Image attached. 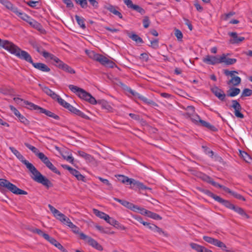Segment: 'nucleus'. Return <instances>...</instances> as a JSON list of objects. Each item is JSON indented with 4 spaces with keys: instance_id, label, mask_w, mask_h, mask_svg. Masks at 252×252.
I'll list each match as a JSON object with an SVG mask.
<instances>
[{
    "instance_id": "nucleus-4",
    "label": "nucleus",
    "mask_w": 252,
    "mask_h": 252,
    "mask_svg": "<svg viewBox=\"0 0 252 252\" xmlns=\"http://www.w3.org/2000/svg\"><path fill=\"white\" fill-rule=\"evenodd\" d=\"M85 52L90 58L99 62L106 67L113 68L115 65V63L113 62L102 55L96 53L94 51L86 50Z\"/></svg>"
},
{
    "instance_id": "nucleus-27",
    "label": "nucleus",
    "mask_w": 252,
    "mask_h": 252,
    "mask_svg": "<svg viewBox=\"0 0 252 252\" xmlns=\"http://www.w3.org/2000/svg\"><path fill=\"white\" fill-rule=\"evenodd\" d=\"M199 178H201L203 181L208 183L211 184L213 186L215 187L218 185V183L214 182L213 180L208 176L207 174H200Z\"/></svg>"
},
{
    "instance_id": "nucleus-36",
    "label": "nucleus",
    "mask_w": 252,
    "mask_h": 252,
    "mask_svg": "<svg viewBox=\"0 0 252 252\" xmlns=\"http://www.w3.org/2000/svg\"><path fill=\"white\" fill-rule=\"evenodd\" d=\"M117 179L124 184H129L131 178H128L127 177L125 176L122 174H117L116 175Z\"/></svg>"
},
{
    "instance_id": "nucleus-51",
    "label": "nucleus",
    "mask_w": 252,
    "mask_h": 252,
    "mask_svg": "<svg viewBox=\"0 0 252 252\" xmlns=\"http://www.w3.org/2000/svg\"><path fill=\"white\" fill-rule=\"evenodd\" d=\"M61 166L64 169H66L69 171V172L70 173H79V172L77 171L76 170L72 168L70 166L65 165V164H62L61 165Z\"/></svg>"
},
{
    "instance_id": "nucleus-40",
    "label": "nucleus",
    "mask_w": 252,
    "mask_h": 252,
    "mask_svg": "<svg viewBox=\"0 0 252 252\" xmlns=\"http://www.w3.org/2000/svg\"><path fill=\"white\" fill-rule=\"evenodd\" d=\"M25 145L30 150H31L33 153L35 154L36 156H37L38 157H39V154H42V153H41L39 152L38 149L36 148V147L30 145L29 143H25Z\"/></svg>"
},
{
    "instance_id": "nucleus-52",
    "label": "nucleus",
    "mask_w": 252,
    "mask_h": 252,
    "mask_svg": "<svg viewBox=\"0 0 252 252\" xmlns=\"http://www.w3.org/2000/svg\"><path fill=\"white\" fill-rule=\"evenodd\" d=\"M186 109L188 111L187 115H188L189 117H191V115H192L194 113V107L192 106H188Z\"/></svg>"
},
{
    "instance_id": "nucleus-37",
    "label": "nucleus",
    "mask_w": 252,
    "mask_h": 252,
    "mask_svg": "<svg viewBox=\"0 0 252 252\" xmlns=\"http://www.w3.org/2000/svg\"><path fill=\"white\" fill-rule=\"evenodd\" d=\"M75 18L77 24L80 26V27L83 29H85L86 28V26L84 23L85 19L83 17H80L77 15L75 16Z\"/></svg>"
},
{
    "instance_id": "nucleus-17",
    "label": "nucleus",
    "mask_w": 252,
    "mask_h": 252,
    "mask_svg": "<svg viewBox=\"0 0 252 252\" xmlns=\"http://www.w3.org/2000/svg\"><path fill=\"white\" fill-rule=\"evenodd\" d=\"M80 239L85 241L86 243H87L90 246L94 247L95 243L97 242L94 239H93L91 237H89L83 233H80Z\"/></svg>"
},
{
    "instance_id": "nucleus-55",
    "label": "nucleus",
    "mask_w": 252,
    "mask_h": 252,
    "mask_svg": "<svg viewBox=\"0 0 252 252\" xmlns=\"http://www.w3.org/2000/svg\"><path fill=\"white\" fill-rule=\"evenodd\" d=\"M154 227V230H153L154 232H157L160 234H163L164 236H167V234L160 228L158 227L155 225Z\"/></svg>"
},
{
    "instance_id": "nucleus-6",
    "label": "nucleus",
    "mask_w": 252,
    "mask_h": 252,
    "mask_svg": "<svg viewBox=\"0 0 252 252\" xmlns=\"http://www.w3.org/2000/svg\"><path fill=\"white\" fill-rule=\"evenodd\" d=\"M203 238L206 242L215 246L220 248L223 251L230 252V250L227 249L226 246L223 242L217 239L208 236H203Z\"/></svg>"
},
{
    "instance_id": "nucleus-46",
    "label": "nucleus",
    "mask_w": 252,
    "mask_h": 252,
    "mask_svg": "<svg viewBox=\"0 0 252 252\" xmlns=\"http://www.w3.org/2000/svg\"><path fill=\"white\" fill-rule=\"evenodd\" d=\"M147 216L156 220H161L162 219V218L159 215L150 211L148 212Z\"/></svg>"
},
{
    "instance_id": "nucleus-11",
    "label": "nucleus",
    "mask_w": 252,
    "mask_h": 252,
    "mask_svg": "<svg viewBox=\"0 0 252 252\" xmlns=\"http://www.w3.org/2000/svg\"><path fill=\"white\" fill-rule=\"evenodd\" d=\"M17 45L11 42L6 40H1L0 38V48L2 47L11 54H13V52L16 49Z\"/></svg>"
},
{
    "instance_id": "nucleus-14",
    "label": "nucleus",
    "mask_w": 252,
    "mask_h": 252,
    "mask_svg": "<svg viewBox=\"0 0 252 252\" xmlns=\"http://www.w3.org/2000/svg\"><path fill=\"white\" fill-rule=\"evenodd\" d=\"M212 92L214 95L217 97L221 101H224L226 96V94H224L223 90L219 88L217 86L212 87L211 89Z\"/></svg>"
},
{
    "instance_id": "nucleus-7",
    "label": "nucleus",
    "mask_w": 252,
    "mask_h": 252,
    "mask_svg": "<svg viewBox=\"0 0 252 252\" xmlns=\"http://www.w3.org/2000/svg\"><path fill=\"white\" fill-rule=\"evenodd\" d=\"M38 155L39 157L38 158L53 172H54V173H60V171H59L56 168V167L50 162L48 157H46L43 153L42 154H39Z\"/></svg>"
},
{
    "instance_id": "nucleus-47",
    "label": "nucleus",
    "mask_w": 252,
    "mask_h": 252,
    "mask_svg": "<svg viewBox=\"0 0 252 252\" xmlns=\"http://www.w3.org/2000/svg\"><path fill=\"white\" fill-rule=\"evenodd\" d=\"M19 15L18 16V17L21 18L24 21H26L28 23H29V22L31 21V20L32 19L31 17L28 16L27 14L23 12H21V13H19Z\"/></svg>"
},
{
    "instance_id": "nucleus-26",
    "label": "nucleus",
    "mask_w": 252,
    "mask_h": 252,
    "mask_svg": "<svg viewBox=\"0 0 252 252\" xmlns=\"http://www.w3.org/2000/svg\"><path fill=\"white\" fill-rule=\"evenodd\" d=\"M39 112L40 113H43L46 116L53 118L56 120H58L60 119V117L58 115L42 107H41Z\"/></svg>"
},
{
    "instance_id": "nucleus-12",
    "label": "nucleus",
    "mask_w": 252,
    "mask_h": 252,
    "mask_svg": "<svg viewBox=\"0 0 252 252\" xmlns=\"http://www.w3.org/2000/svg\"><path fill=\"white\" fill-rule=\"evenodd\" d=\"M48 207L50 211L52 213L54 216L57 219L60 220L62 223L65 222L66 219L67 218L64 214L61 213L59 210L54 208L53 206L50 204L48 205Z\"/></svg>"
},
{
    "instance_id": "nucleus-31",
    "label": "nucleus",
    "mask_w": 252,
    "mask_h": 252,
    "mask_svg": "<svg viewBox=\"0 0 252 252\" xmlns=\"http://www.w3.org/2000/svg\"><path fill=\"white\" fill-rule=\"evenodd\" d=\"M241 79L238 76H233L231 79L229 80L227 82L228 85L232 84L233 86H238L241 83Z\"/></svg>"
},
{
    "instance_id": "nucleus-43",
    "label": "nucleus",
    "mask_w": 252,
    "mask_h": 252,
    "mask_svg": "<svg viewBox=\"0 0 252 252\" xmlns=\"http://www.w3.org/2000/svg\"><path fill=\"white\" fill-rule=\"evenodd\" d=\"M199 190L205 193V194L207 195L208 196L212 197V198L214 199L215 200H217V197H218L219 196L215 195L212 192H211L210 190L208 189H199Z\"/></svg>"
},
{
    "instance_id": "nucleus-1",
    "label": "nucleus",
    "mask_w": 252,
    "mask_h": 252,
    "mask_svg": "<svg viewBox=\"0 0 252 252\" xmlns=\"http://www.w3.org/2000/svg\"><path fill=\"white\" fill-rule=\"evenodd\" d=\"M68 88L72 92L76 93L80 98L88 101L92 104L98 103L101 105L103 108L106 109L108 110H110L112 109L111 107L108 104L106 101L104 100H99L96 101L95 98L94 97L90 94L87 92L82 88L73 85H69L68 86Z\"/></svg>"
},
{
    "instance_id": "nucleus-15",
    "label": "nucleus",
    "mask_w": 252,
    "mask_h": 252,
    "mask_svg": "<svg viewBox=\"0 0 252 252\" xmlns=\"http://www.w3.org/2000/svg\"><path fill=\"white\" fill-rule=\"evenodd\" d=\"M203 62L208 64L215 65L220 63V57L218 58L215 56L207 55L203 59Z\"/></svg>"
},
{
    "instance_id": "nucleus-48",
    "label": "nucleus",
    "mask_w": 252,
    "mask_h": 252,
    "mask_svg": "<svg viewBox=\"0 0 252 252\" xmlns=\"http://www.w3.org/2000/svg\"><path fill=\"white\" fill-rule=\"evenodd\" d=\"M114 200L115 201L119 202L120 204H121L123 206L126 207L127 208H128L129 207V205H131V203L129 202H128L125 200H122L120 199L117 198H114Z\"/></svg>"
},
{
    "instance_id": "nucleus-38",
    "label": "nucleus",
    "mask_w": 252,
    "mask_h": 252,
    "mask_svg": "<svg viewBox=\"0 0 252 252\" xmlns=\"http://www.w3.org/2000/svg\"><path fill=\"white\" fill-rule=\"evenodd\" d=\"M104 220L111 225L116 226V225H119L118 221L115 220L114 219L110 217L108 215H107L106 218H104Z\"/></svg>"
},
{
    "instance_id": "nucleus-39",
    "label": "nucleus",
    "mask_w": 252,
    "mask_h": 252,
    "mask_svg": "<svg viewBox=\"0 0 252 252\" xmlns=\"http://www.w3.org/2000/svg\"><path fill=\"white\" fill-rule=\"evenodd\" d=\"M32 231L33 233H37L39 235L42 236L45 240L49 239V235L46 233L43 232L41 230L37 228L32 229Z\"/></svg>"
},
{
    "instance_id": "nucleus-18",
    "label": "nucleus",
    "mask_w": 252,
    "mask_h": 252,
    "mask_svg": "<svg viewBox=\"0 0 252 252\" xmlns=\"http://www.w3.org/2000/svg\"><path fill=\"white\" fill-rule=\"evenodd\" d=\"M29 24L31 27L39 31L41 33H45V30L43 28L42 25L35 20L32 19Z\"/></svg>"
},
{
    "instance_id": "nucleus-61",
    "label": "nucleus",
    "mask_w": 252,
    "mask_h": 252,
    "mask_svg": "<svg viewBox=\"0 0 252 252\" xmlns=\"http://www.w3.org/2000/svg\"><path fill=\"white\" fill-rule=\"evenodd\" d=\"M231 194L237 199L242 200L243 201L245 200V198L243 196H242L241 194H240L236 192L232 191V193Z\"/></svg>"
},
{
    "instance_id": "nucleus-50",
    "label": "nucleus",
    "mask_w": 252,
    "mask_h": 252,
    "mask_svg": "<svg viewBox=\"0 0 252 252\" xmlns=\"http://www.w3.org/2000/svg\"><path fill=\"white\" fill-rule=\"evenodd\" d=\"M252 95V90L250 89L246 88L243 90V92H242V93L241 94V97H246V96H249Z\"/></svg>"
},
{
    "instance_id": "nucleus-20",
    "label": "nucleus",
    "mask_w": 252,
    "mask_h": 252,
    "mask_svg": "<svg viewBox=\"0 0 252 252\" xmlns=\"http://www.w3.org/2000/svg\"><path fill=\"white\" fill-rule=\"evenodd\" d=\"M126 35L128 36V37L130 38H131L132 40L135 41L137 43H143V41L142 39L137 34L133 33V32H130L128 31H126L125 32Z\"/></svg>"
},
{
    "instance_id": "nucleus-60",
    "label": "nucleus",
    "mask_w": 252,
    "mask_h": 252,
    "mask_svg": "<svg viewBox=\"0 0 252 252\" xmlns=\"http://www.w3.org/2000/svg\"><path fill=\"white\" fill-rule=\"evenodd\" d=\"M175 35L177 38L178 39V40H181L183 38V34L179 30H175Z\"/></svg>"
},
{
    "instance_id": "nucleus-23",
    "label": "nucleus",
    "mask_w": 252,
    "mask_h": 252,
    "mask_svg": "<svg viewBox=\"0 0 252 252\" xmlns=\"http://www.w3.org/2000/svg\"><path fill=\"white\" fill-rule=\"evenodd\" d=\"M22 162L26 165V167L29 169L31 173H40L32 164L29 162L26 159H24Z\"/></svg>"
},
{
    "instance_id": "nucleus-63",
    "label": "nucleus",
    "mask_w": 252,
    "mask_h": 252,
    "mask_svg": "<svg viewBox=\"0 0 252 252\" xmlns=\"http://www.w3.org/2000/svg\"><path fill=\"white\" fill-rule=\"evenodd\" d=\"M128 209H130L131 210H132L134 212H138L140 211V207H138V206L135 205L131 203V205H129V207Z\"/></svg>"
},
{
    "instance_id": "nucleus-10",
    "label": "nucleus",
    "mask_w": 252,
    "mask_h": 252,
    "mask_svg": "<svg viewBox=\"0 0 252 252\" xmlns=\"http://www.w3.org/2000/svg\"><path fill=\"white\" fill-rule=\"evenodd\" d=\"M126 90L129 93H130L133 95L139 98L140 100L143 101L144 102H145L146 104H150V105H155L156 103L153 101L152 100L149 99L146 97L140 94H139L137 93V92H135L134 91L132 90L130 88L126 87Z\"/></svg>"
},
{
    "instance_id": "nucleus-2",
    "label": "nucleus",
    "mask_w": 252,
    "mask_h": 252,
    "mask_svg": "<svg viewBox=\"0 0 252 252\" xmlns=\"http://www.w3.org/2000/svg\"><path fill=\"white\" fill-rule=\"evenodd\" d=\"M14 55L19 59L24 60L31 63L36 69L42 72H49L50 68L45 64L41 63H34L31 56L26 51L22 50L17 46L16 49L13 52Z\"/></svg>"
},
{
    "instance_id": "nucleus-56",
    "label": "nucleus",
    "mask_w": 252,
    "mask_h": 252,
    "mask_svg": "<svg viewBox=\"0 0 252 252\" xmlns=\"http://www.w3.org/2000/svg\"><path fill=\"white\" fill-rule=\"evenodd\" d=\"M143 26L145 28H148L150 25V21L148 16H145L143 20Z\"/></svg>"
},
{
    "instance_id": "nucleus-21",
    "label": "nucleus",
    "mask_w": 252,
    "mask_h": 252,
    "mask_svg": "<svg viewBox=\"0 0 252 252\" xmlns=\"http://www.w3.org/2000/svg\"><path fill=\"white\" fill-rule=\"evenodd\" d=\"M47 241L55 246L56 248L60 250L63 252H67V251L63 247V246L54 238L49 236V239H47Z\"/></svg>"
},
{
    "instance_id": "nucleus-22",
    "label": "nucleus",
    "mask_w": 252,
    "mask_h": 252,
    "mask_svg": "<svg viewBox=\"0 0 252 252\" xmlns=\"http://www.w3.org/2000/svg\"><path fill=\"white\" fill-rule=\"evenodd\" d=\"M228 34L233 38V39L231 40V43L233 44H238L245 39L244 37L238 36L237 33L236 32H229Z\"/></svg>"
},
{
    "instance_id": "nucleus-32",
    "label": "nucleus",
    "mask_w": 252,
    "mask_h": 252,
    "mask_svg": "<svg viewBox=\"0 0 252 252\" xmlns=\"http://www.w3.org/2000/svg\"><path fill=\"white\" fill-rule=\"evenodd\" d=\"M233 210H234L235 212L240 215L241 216L245 218H249V216L248 215L246 214V213L245 212V211L240 207H239L238 206H234V208L233 209Z\"/></svg>"
},
{
    "instance_id": "nucleus-53",
    "label": "nucleus",
    "mask_w": 252,
    "mask_h": 252,
    "mask_svg": "<svg viewBox=\"0 0 252 252\" xmlns=\"http://www.w3.org/2000/svg\"><path fill=\"white\" fill-rule=\"evenodd\" d=\"M131 9L136 11L141 14H144L145 12L144 9L138 5L134 4Z\"/></svg>"
},
{
    "instance_id": "nucleus-45",
    "label": "nucleus",
    "mask_w": 252,
    "mask_h": 252,
    "mask_svg": "<svg viewBox=\"0 0 252 252\" xmlns=\"http://www.w3.org/2000/svg\"><path fill=\"white\" fill-rule=\"evenodd\" d=\"M94 213L97 217L100 218V219H103L104 220V218H106L107 214L104 213V212L99 211V210L94 209L93 210Z\"/></svg>"
},
{
    "instance_id": "nucleus-35",
    "label": "nucleus",
    "mask_w": 252,
    "mask_h": 252,
    "mask_svg": "<svg viewBox=\"0 0 252 252\" xmlns=\"http://www.w3.org/2000/svg\"><path fill=\"white\" fill-rule=\"evenodd\" d=\"M11 152L18 158L21 162L25 159L24 157L20 154V153L15 148L12 147H9Z\"/></svg>"
},
{
    "instance_id": "nucleus-62",
    "label": "nucleus",
    "mask_w": 252,
    "mask_h": 252,
    "mask_svg": "<svg viewBox=\"0 0 252 252\" xmlns=\"http://www.w3.org/2000/svg\"><path fill=\"white\" fill-rule=\"evenodd\" d=\"M16 14L18 16L19 15V13H21L22 12H20L18 8L15 6L13 4L12 5L11 8H10L9 9Z\"/></svg>"
},
{
    "instance_id": "nucleus-13",
    "label": "nucleus",
    "mask_w": 252,
    "mask_h": 252,
    "mask_svg": "<svg viewBox=\"0 0 252 252\" xmlns=\"http://www.w3.org/2000/svg\"><path fill=\"white\" fill-rule=\"evenodd\" d=\"M231 102L232 105L230 107L233 108L234 109V114L235 116L237 118H244V115L240 112V111L242 109V107L240 104L237 100H232Z\"/></svg>"
},
{
    "instance_id": "nucleus-41",
    "label": "nucleus",
    "mask_w": 252,
    "mask_h": 252,
    "mask_svg": "<svg viewBox=\"0 0 252 252\" xmlns=\"http://www.w3.org/2000/svg\"><path fill=\"white\" fill-rule=\"evenodd\" d=\"M64 108L67 109L70 104L66 102L64 100L62 99L59 95L55 99Z\"/></svg>"
},
{
    "instance_id": "nucleus-16",
    "label": "nucleus",
    "mask_w": 252,
    "mask_h": 252,
    "mask_svg": "<svg viewBox=\"0 0 252 252\" xmlns=\"http://www.w3.org/2000/svg\"><path fill=\"white\" fill-rule=\"evenodd\" d=\"M10 110L14 113V114L19 118L21 122L27 125L29 124V121L23 115H22L19 111L12 105L9 106Z\"/></svg>"
},
{
    "instance_id": "nucleus-3",
    "label": "nucleus",
    "mask_w": 252,
    "mask_h": 252,
    "mask_svg": "<svg viewBox=\"0 0 252 252\" xmlns=\"http://www.w3.org/2000/svg\"><path fill=\"white\" fill-rule=\"evenodd\" d=\"M85 52L90 58L99 62L106 67L113 68L115 65V63L113 62L102 55L96 53L94 51L86 50Z\"/></svg>"
},
{
    "instance_id": "nucleus-58",
    "label": "nucleus",
    "mask_w": 252,
    "mask_h": 252,
    "mask_svg": "<svg viewBox=\"0 0 252 252\" xmlns=\"http://www.w3.org/2000/svg\"><path fill=\"white\" fill-rule=\"evenodd\" d=\"M224 74L226 76H230L232 78L233 76H235L234 73L238 74V72L237 71H229L227 69H225L223 71Z\"/></svg>"
},
{
    "instance_id": "nucleus-30",
    "label": "nucleus",
    "mask_w": 252,
    "mask_h": 252,
    "mask_svg": "<svg viewBox=\"0 0 252 252\" xmlns=\"http://www.w3.org/2000/svg\"><path fill=\"white\" fill-rule=\"evenodd\" d=\"M43 91L46 93L47 95L51 96L53 99L55 100L58 95L55 92L52 91L47 87H43L42 88Z\"/></svg>"
},
{
    "instance_id": "nucleus-19",
    "label": "nucleus",
    "mask_w": 252,
    "mask_h": 252,
    "mask_svg": "<svg viewBox=\"0 0 252 252\" xmlns=\"http://www.w3.org/2000/svg\"><path fill=\"white\" fill-rule=\"evenodd\" d=\"M104 7L115 15L118 16L120 19L123 18V15L121 13L117 10V9L118 8L117 7L111 4H108L107 5H105Z\"/></svg>"
},
{
    "instance_id": "nucleus-54",
    "label": "nucleus",
    "mask_w": 252,
    "mask_h": 252,
    "mask_svg": "<svg viewBox=\"0 0 252 252\" xmlns=\"http://www.w3.org/2000/svg\"><path fill=\"white\" fill-rule=\"evenodd\" d=\"M0 3L5 6L8 9H9L10 8H11V6L13 4L8 0H0Z\"/></svg>"
},
{
    "instance_id": "nucleus-9",
    "label": "nucleus",
    "mask_w": 252,
    "mask_h": 252,
    "mask_svg": "<svg viewBox=\"0 0 252 252\" xmlns=\"http://www.w3.org/2000/svg\"><path fill=\"white\" fill-rule=\"evenodd\" d=\"M129 184L131 185L130 188L135 190L151 189L150 188L145 186L142 183L135 179H130Z\"/></svg>"
},
{
    "instance_id": "nucleus-34",
    "label": "nucleus",
    "mask_w": 252,
    "mask_h": 252,
    "mask_svg": "<svg viewBox=\"0 0 252 252\" xmlns=\"http://www.w3.org/2000/svg\"><path fill=\"white\" fill-rule=\"evenodd\" d=\"M24 104L28 105L27 108L31 110H38L40 111L41 109L40 107L27 100L24 101Z\"/></svg>"
},
{
    "instance_id": "nucleus-28",
    "label": "nucleus",
    "mask_w": 252,
    "mask_h": 252,
    "mask_svg": "<svg viewBox=\"0 0 252 252\" xmlns=\"http://www.w3.org/2000/svg\"><path fill=\"white\" fill-rule=\"evenodd\" d=\"M78 155L84 158L88 162H92L94 160V158L91 155L83 151H78Z\"/></svg>"
},
{
    "instance_id": "nucleus-24",
    "label": "nucleus",
    "mask_w": 252,
    "mask_h": 252,
    "mask_svg": "<svg viewBox=\"0 0 252 252\" xmlns=\"http://www.w3.org/2000/svg\"><path fill=\"white\" fill-rule=\"evenodd\" d=\"M237 61L236 59L226 58L225 54H223L220 57V63H224L226 65H231L234 64Z\"/></svg>"
},
{
    "instance_id": "nucleus-25",
    "label": "nucleus",
    "mask_w": 252,
    "mask_h": 252,
    "mask_svg": "<svg viewBox=\"0 0 252 252\" xmlns=\"http://www.w3.org/2000/svg\"><path fill=\"white\" fill-rule=\"evenodd\" d=\"M216 201L222 204L226 207H227L230 209H231V210H233V209L234 208V207L235 206L233 204L231 203L229 201L224 200L220 196H218V197H217V200Z\"/></svg>"
},
{
    "instance_id": "nucleus-44",
    "label": "nucleus",
    "mask_w": 252,
    "mask_h": 252,
    "mask_svg": "<svg viewBox=\"0 0 252 252\" xmlns=\"http://www.w3.org/2000/svg\"><path fill=\"white\" fill-rule=\"evenodd\" d=\"M240 155L247 162H250L252 160L250 156L245 152L240 151Z\"/></svg>"
},
{
    "instance_id": "nucleus-42",
    "label": "nucleus",
    "mask_w": 252,
    "mask_h": 252,
    "mask_svg": "<svg viewBox=\"0 0 252 252\" xmlns=\"http://www.w3.org/2000/svg\"><path fill=\"white\" fill-rule=\"evenodd\" d=\"M63 71H64L66 72L70 73V74H74L75 73V71L71 68L70 66L68 65L66 63H64L63 65V66L62 69Z\"/></svg>"
},
{
    "instance_id": "nucleus-64",
    "label": "nucleus",
    "mask_w": 252,
    "mask_h": 252,
    "mask_svg": "<svg viewBox=\"0 0 252 252\" xmlns=\"http://www.w3.org/2000/svg\"><path fill=\"white\" fill-rule=\"evenodd\" d=\"M128 209H130L131 210H132L134 212H138L140 211V207H138V206L135 205L131 203V205H129V207Z\"/></svg>"
},
{
    "instance_id": "nucleus-8",
    "label": "nucleus",
    "mask_w": 252,
    "mask_h": 252,
    "mask_svg": "<svg viewBox=\"0 0 252 252\" xmlns=\"http://www.w3.org/2000/svg\"><path fill=\"white\" fill-rule=\"evenodd\" d=\"M31 177L36 182L42 184L47 188L51 187L52 185L49 180L44 177L42 174H31Z\"/></svg>"
},
{
    "instance_id": "nucleus-5",
    "label": "nucleus",
    "mask_w": 252,
    "mask_h": 252,
    "mask_svg": "<svg viewBox=\"0 0 252 252\" xmlns=\"http://www.w3.org/2000/svg\"><path fill=\"white\" fill-rule=\"evenodd\" d=\"M0 187L16 195H26L27 192L22 190L5 179H0Z\"/></svg>"
},
{
    "instance_id": "nucleus-59",
    "label": "nucleus",
    "mask_w": 252,
    "mask_h": 252,
    "mask_svg": "<svg viewBox=\"0 0 252 252\" xmlns=\"http://www.w3.org/2000/svg\"><path fill=\"white\" fill-rule=\"evenodd\" d=\"M153 49H157L158 48V40L156 39L154 40L151 41V45H149Z\"/></svg>"
},
{
    "instance_id": "nucleus-29",
    "label": "nucleus",
    "mask_w": 252,
    "mask_h": 252,
    "mask_svg": "<svg viewBox=\"0 0 252 252\" xmlns=\"http://www.w3.org/2000/svg\"><path fill=\"white\" fill-rule=\"evenodd\" d=\"M240 89L237 88L232 87L227 92V95L230 97H234L240 93Z\"/></svg>"
},
{
    "instance_id": "nucleus-57",
    "label": "nucleus",
    "mask_w": 252,
    "mask_h": 252,
    "mask_svg": "<svg viewBox=\"0 0 252 252\" xmlns=\"http://www.w3.org/2000/svg\"><path fill=\"white\" fill-rule=\"evenodd\" d=\"M42 55V56L46 59L47 58H49L51 60H52V59L53 58V57L55 56V55H54L53 54H51L49 52H46V51H43L41 54Z\"/></svg>"
},
{
    "instance_id": "nucleus-49",
    "label": "nucleus",
    "mask_w": 252,
    "mask_h": 252,
    "mask_svg": "<svg viewBox=\"0 0 252 252\" xmlns=\"http://www.w3.org/2000/svg\"><path fill=\"white\" fill-rule=\"evenodd\" d=\"M191 248L198 252H202L204 247L199 245L195 243H191L190 244Z\"/></svg>"
},
{
    "instance_id": "nucleus-33",
    "label": "nucleus",
    "mask_w": 252,
    "mask_h": 252,
    "mask_svg": "<svg viewBox=\"0 0 252 252\" xmlns=\"http://www.w3.org/2000/svg\"><path fill=\"white\" fill-rule=\"evenodd\" d=\"M199 123L201 124L202 126L207 127L213 131H215L217 130V128H216L215 126L204 120L199 119Z\"/></svg>"
}]
</instances>
